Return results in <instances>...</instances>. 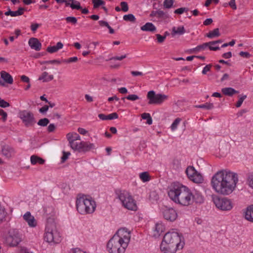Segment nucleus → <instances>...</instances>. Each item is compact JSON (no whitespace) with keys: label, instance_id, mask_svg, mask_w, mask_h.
Instances as JSON below:
<instances>
[{"label":"nucleus","instance_id":"nucleus-31","mask_svg":"<svg viewBox=\"0 0 253 253\" xmlns=\"http://www.w3.org/2000/svg\"><path fill=\"white\" fill-rule=\"evenodd\" d=\"M220 35L218 28L214 29L213 30L209 32L207 34V37L213 39L214 38L218 37Z\"/></svg>","mask_w":253,"mask_h":253},{"label":"nucleus","instance_id":"nucleus-4","mask_svg":"<svg viewBox=\"0 0 253 253\" xmlns=\"http://www.w3.org/2000/svg\"><path fill=\"white\" fill-rule=\"evenodd\" d=\"M76 208L78 212L82 214H89L94 211L96 204L95 201L91 198L82 196L77 198Z\"/></svg>","mask_w":253,"mask_h":253},{"label":"nucleus","instance_id":"nucleus-63","mask_svg":"<svg viewBox=\"0 0 253 253\" xmlns=\"http://www.w3.org/2000/svg\"><path fill=\"white\" fill-rule=\"evenodd\" d=\"M216 44H209V47L211 50L216 51L219 49V47L217 46H215Z\"/></svg>","mask_w":253,"mask_h":253},{"label":"nucleus","instance_id":"nucleus-35","mask_svg":"<svg viewBox=\"0 0 253 253\" xmlns=\"http://www.w3.org/2000/svg\"><path fill=\"white\" fill-rule=\"evenodd\" d=\"M44 213L46 215L53 216L54 213V209L52 206H47L44 208Z\"/></svg>","mask_w":253,"mask_h":253},{"label":"nucleus","instance_id":"nucleus-51","mask_svg":"<svg viewBox=\"0 0 253 253\" xmlns=\"http://www.w3.org/2000/svg\"><path fill=\"white\" fill-rule=\"evenodd\" d=\"M126 99L131 101H135L139 99V97L136 94H130L126 97Z\"/></svg>","mask_w":253,"mask_h":253},{"label":"nucleus","instance_id":"nucleus-14","mask_svg":"<svg viewBox=\"0 0 253 253\" xmlns=\"http://www.w3.org/2000/svg\"><path fill=\"white\" fill-rule=\"evenodd\" d=\"M161 251L164 253H174L179 249L172 245L167 244L165 240L163 239L160 245Z\"/></svg>","mask_w":253,"mask_h":253},{"label":"nucleus","instance_id":"nucleus-47","mask_svg":"<svg viewBox=\"0 0 253 253\" xmlns=\"http://www.w3.org/2000/svg\"><path fill=\"white\" fill-rule=\"evenodd\" d=\"M188 10L189 9L187 7H181L175 10L174 13L175 14H181L184 12L188 11Z\"/></svg>","mask_w":253,"mask_h":253},{"label":"nucleus","instance_id":"nucleus-61","mask_svg":"<svg viewBox=\"0 0 253 253\" xmlns=\"http://www.w3.org/2000/svg\"><path fill=\"white\" fill-rule=\"evenodd\" d=\"M172 164L173 165L174 168L175 169H178L180 167V162L177 159L173 160L172 162Z\"/></svg>","mask_w":253,"mask_h":253},{"label":"nucleus","instance_id":"nucleus-46","mask_svg":"<svg viewBox=\"0 0 253 253\" xmlns=\"http://www.w3.org/2000/svg\"><path fill=\"white\" fill-rule=\"evenodd\" d=\"M65 19L67 22L71 23L74 25L77 23V19L75 17L69 16L67 17Z\"/></svg>","mask_w":253,"mask_h":253},{"label":"nucleus","instance_id":"nucleus-26","mask_svg":"<svg viewBox=\"0 0 253 253\" xmlns=\"http://www.w3.org/2000/svg\"><path fill=\"white\" fill-rule=\"evenodd\" d=\"M53 79V76L52 75H48L46 72H44L42 73L41 76L39 78V80L42 81L43 82H48Z\"/></svg>","mask_w":253,"mask_h":253},{"label":"nucleus","instance_id":"nucleus-57","mask_svg":"<svg viewBox=\"0 0 253 253\" xmlns=\"http://www.w3.org/2000/svg\"><path fill=\"white\" fill-rule=\"evenodd\" d=\"M248 182L249 186L253 189V174L249 176Z\"/></svg>","mask_w":253,"mask_h":253},{"label":"nucleus","instance_id":"nucleus-22","mask_svg":"<svg viewBox=\"0 0 253 253\" xmlns=\"http://www.w3.org/2000/svg\"><path fill=\"white\" fill-rule=\"evenodd\" d=\"M141 30L143 31L153 32L156 30V28L153 23L147 22L144 25L141 27Z\"/></svg>","mask_w":253,"mask_h":253},{"label":"nucleus","instance_id":"nucleus-9","mask_svg":"<svg viewBox=\"0 0 253 253\" xmlns=\"http://www.w3.org/2000/svg\"><path fill=\"white\" fill-rule=\"evenodd\" d=\"M212 200L216 207L220 210L228 211L233 207L232 201L227 198H219L215 196L212 198Z\"/></svg>","mask_w":253,"mask_h":253},{"label":"nucleus","instance_id":"nucleus-62","mask_svg":"<svg viewBox=\"0 0 253 253\" xmlns=\"http://www.w3.org/2000/svg\"><path fill=\"white\" fill-rule=\"evenodd\" d=\"M63 156L62 157V161L63 162H65L68 158V156L70 155V152H63Z\"/></svg>","mask_w":253,"mask_h":253},{"label":"nucleus","instance_id":"nucleus-12","mask_svg":"<svg viewBox=\"0 0 253 253\" xmlns=\"http://www.w3.org/2000/svg\"><path fill=\"white\" fill-rule=\"evenodd\" d=\"M162 214L166 220L170 222L174 221L177 217L176 211L171 208L164 209L162 211Z\"/></svg>","mask_w":253,"mask_h":253},{"label":"nucleus","instance_id":"nucleus-55","mask_svg":"<svg viewBox=\"0 0 253 253\" xmlns=\"http://www.w3.org/2000/svg\"><path fill=\"white\" fill-rule=\"evenodd\" d=\"M156 36L159 43L163 42L166 39V36H161L160 34H156Z\"/></svg>","mask_w":253,"mask_h":253},{"label":"nucleus","instance_id":"nucleus-5","mask_svg":"<svg viewBox=\"0 0 253 253\" xmlns=\"http://www.w3.org/2000/svg\"><path fill=\"white\" fill-rule=\"evenodd\" d=\"M116 194L125 208L133 211H136L137 210L136 201L129 192L126 190H117Z\"/></svg>","mask_w":253,"mask_h":253},{"label":"nucleus","instance_id":"nucleus-34","mask_svg":"<svg viewBox=\"0 0 253 253\" xmlns=\"http://www.w3.org/2000/svg\"><path fill=\"white\" fill-rule=\"evenodd\" d=\"M139 178L144 182H147L150 180L149 174L147 171L140 173L139 174Z\"/></svg>","mask_w":253,"mask_h":253},{"label":"nucleus","instance_id":"nucleus-33","mask_svg":"<svg viewBox=\"0 0 253 253\" xmlns=\"http://www.w3.org/2000/svg\"><path fill=\"white\" fill-rule=\"evenodd\" d=\"M165 230V226L164 224L161 223H157L155 224V231L157 232L158 235H160Z\"/></svg>","mask_w":253,"mask_h":253},{"label":"nucleus","instance_id":"nucleus-64","mask_svg":"<svg viewBox=\"0 0 253 253\" xmlns=\"http://www.w3.org/2000/svg\"><path fill=\"white\" fill-rule=\"evenodd\" d=\"M40 25L39 24H37V23L32 24L31 25V30L33 32H35L37 30V29L40 27Z\"/></svg>","mask_w":253,"mask_h":253},{"label":"nucleus","instance_id":"nucleus-7","mask_svg":"<svg viewBox=\"0 0 253 253\" xmlns=\"http://www.w3.org/2000/svg\"><path fill=\"white\" fill-rule=\"evenodd\" d=\"M60 237L56 230L55 224L48 221L44 236V240L48 243H58L60 241Z\"/></svg>","mask_w":253,"mask_h":253},{"label":"nucleus","instance_id":"nucleus-59","mask_svg":"<svg viewBox=\"0 0 253 253\" xmlns=\"http://www.w3.org/2000/svg\"><path fill=\"white\" fill-rule=\"evenodd\" d=\"M155 14H157L159 17H164L166 16V13L162 10H158L155 12Z\"/></svg>","mask_w":253,"mask_h":253},{"label":"nucleus","instance_id":"nucleus-50","mask_svg":"<svg viewBox=\"0 0 253 253\" xmlns=\"http://www.w3.org/2000/svg\"><path fill=\"white\" fill-rule=\"evenodd\" d=\"M120 5L121 6V9L123 11L126 12L128 11V7L126 2L122 1L121 2Z\"/></svg>","mask_w":253,"mask_h":253},{"label":"nucleus","instance_id":"nucleus-18","mask_svg":"<svg viewBox=\"0 0 253 253\" xmlns=\"http://www.w3.org/2000/svg\"><path fill=\"white\" fill-rule=\"evenodd\" d=\"M0 77L3 80L8 84H12L13 82L12 77L7 72L2 71L0 73Z\"/></svg>","mask_w":253,"mask_h":253},{"label":"nucleus","instance_id":"nucleus-53","mask_svg":"<svg viewBox=\"0 0 253 253\" xmlns=\"http://www.w3.org/2000/svg\"><path fill=\"white\" fill-rule=\"evenodd\" d=\"M9 106L10 104L8 102L0 98V107L1 108H6L9 107Z\"/></svg>","mask_w":253,"mask_h":253},{"label":"nucleus","instance_id":"nucleus-8","mask_svg":"<svg viewBox=\"0 0 253 253\" xmlns=\"http://www.w3.org/2000/svg\"><path fill=\"white\" fill-rule=\"evenodd\" d=\"M182 236L174 229L167 232L164 236L163 239L167 244L173 245L178 249H182L184 242H182Z\"/></svg>","mask_w":253,"mask_h":253},{"label":"nucleus","instance_id":"nucleus-60","mask_svg":"<svg viewBox=\"0 0 253 253\" xmlns=\"http://www.w3.org/2000/svg\"><path fill=\"white\" fill-rule=\"evenodd\" d=\"M239 55L243 57L249 58L251 57V54L248 52L241 51Z\"/></svg>","mask_w":253,"mask_h":253},{"label":"nucleus","instance_id":"nucleus-48","mask_svg":"<svg viewBox=\"0 0 253 253\" xmlns=\"http://www.w3.org/2000/svg\"><path fill=\"white\" fill-rule=\"evenodd\" d=\"M247 98V95H242V96H241L238 101H237L236 104V107H240L242 104L243 103L244 100Z\"/></svg>","mask_w":253,"mask_h":253},{"label":"nucleus","instance_id":"nucleus-32","mask_svg":"<svg viewBox=\"0 0 253 253\" xmlns=\"http://www.w3.org/2000/svg\"><path fill=\"white\" fill-rule=\"evenodd\" d=\"M191 180L196 183H202L204 181V178L202 175L197 171L196 174Z\"/></svg>","mask_w":253,"mask_h":253},{"label":"nucleus","instance_id":"nucleus-10","mask_svg":"<svg viewBox=\"0 0 253 253\" xmlns=\"http://www.w3.org/2000/svg\"><path fill=\"white\" fill-rule=\"evenodd\" d=\"M147 97L149 104L160 105L168 99L169 96L161 93L156 94L154 91L151 90L148 92Z\"/></svg>","mask_w":253,"mask_h":253},{"label":"nucleus","instance_id":"nucleus-44","mask_svg":"<svg viewBox=\"0 0 253 253\" xmlns=\"http://www.w3.org/2000/svg\"><path fill=\"white\" fill-rule=\"evenodd\" d=\"M173 0H165L164 1V6L166 8H171L173 4Z\"/></svg>","mask_w":253,"mask_h":253},{"label":"nucleus","instance_id":"nucleus-43","mask_svg":"<svg viewBox=\"0 0 253 253\" xmlns=\"http://www.w3.org/2000/svg\"><path fill=\"white\" fill-rule=\"evenodd\" d=\"M181 121V119L177 118H176L174 122L172 123L171 126V129L172 130H175L177 127V126L179 124L180 122Z\"/></svg>","mask_w":253,"mask_h":253},{"label":"nucleus","instance_id":"nucleus-54","mask_svg":"<svg viewBox=\"0 0 253 253\" xmlns=\"http://www.w3.org/2000/svg\"><path fill=\"white\" fill-rule=\"evenodd\" d=\"M78 61V58L77 57H71L68 59H64L62 60L63 62L64 63H71V62H76Z\"/></svg>","mask_w":253,"mask_h":253},{"label":"nucleus","instance_id":"nucleus-40","mask_svg":"<svg viewBox=\"0 0 253 253\" xmlns=\"http://www.w3.org/2000/svg\"><path fill=\"white\" fill-rule=\"evenodd\" d=\"M123 19L125 21H130L132 22H135L136 20L135 16L132 14L125 15L123 17Z\"/></svg>","mask_w":253,"mask_h":253},{"label":"nucleus","instance_id":"nucleus-23","mask_svg":"<svg viewBox=\"0 0 253 253\" xmlns=\"http://www.w3.org/2000/svg\"><path fill=\"white\" fill-rule=\"evenodd\" d=\"M185 172L188 177L191 180L196 174L197 171L193 166H189L187 168Z\"/></svg>","mask_w":253,"mask_h":253},{"label":"nucleus","instance_id":"nucleus-3","mask_svg":"<svg viewBox=\"0 0 253 253\" xmlns=\"http://www.w3.org/2000/svg\"><path fill=\"white\" fill-rule=\"evenodd\" d=\"M170 199L183 206H188L193 203V197L191 190L179 183L174 184L168 192Z\"/></svg>","mask_w":253,"mask_h":253},{"label":"nucleus","instance_id":"nucleus-45","mask_svg":"<svg viewBox=\"0 0 253 253\" xmlns=\"http://www.w3.org/2000/svg\"><path fill=\"white\" fill-rule=\"evenodd\" d=\"M6 212L4 209L0 207V223L4 220L6 216Z\"/></svg>","mask_w":253,"mask_h":253},{"label":"nucleus","instance_id":"nucleus-37","mask_svg":"<svg viewBox=\"0 0 253 253\" xmlns=\"http://www.w3.org/2000/svg\"><path fill=\"white\" fill-rule=\"evenodd\" d=\"M71 1V8L73 9H82L80 3L76 0H70Z\"/></svg>","mask_w":253,"mask_h":253},{"label":"nucleus","instance_id":"nucleus-29","mask_svg":"<svg viewBox=\"0 0 253 253\" xmlns=\"http://www.w3.org/2000/svg\"><path fill=\"white\" fill-rule=\"evenodd\" d=\"M222 92L225 95L232 96L238 92L237 90L232 87H225L221 89Z\"/></svg>","mask_w":253,"mask_h":253},{"label":"nucleus","instance_id":"nucleus-27","mask_svg":"<svg viewBox=\"0 0 253 253\" xmlns=\"http://www.w3.org/2000/svg\"><path fill=\"white\" fill-rule=\"evenodd\" d=\"M69 142L81 140L80 136L76 132L68 133L66 135Z\"/></svg>","mask_w":253,"mask_h":253},{"label":"nucleus","instance_id":"nucleus-52","mask_svg":"<svg viewBox=\"0 0 253 253\" xmlns=\"http://www.w3.org/2000/svg\"><path fill=\"white\" fill-rule=\"evenodd\" d=\"M0 115L2 116V120L3 122H5L7 118V114L6 112L3 111L2 109H0Z\"/></svg>","mask_w":253,"mask_h":253},{"label":"nucleus","instance_id":"nucleus-2","mask_svg":"<svg viewBox=\"0 0 253 253\" xmlns=\"http://www.w3.org/2000/svg\"><path fill=\"white\" fill-rule=\"evenodd\" d=\"M130 232L122 228L108 241L107 248L109 253H124L130 242Z\"/></svg>","mask_w":253,"mask_h":253},{"label":"nucleus","instance_id":"nucleus-13","mask_svg":"<svg viewBox=\"0 0 253 253\" xmlns=\"http://www.w3.org/2000/svg\"><path fill=\"white\" fill-rule=\"evenodd\" d=\"M1 153L3 157L7 159H10L15 156L16 151L12 146L4 145L1 147Z\"/></svg>","mask_w":253,"mask_h":253},{"label":"nucleus","instance_id":"nucleus-20","mask_svg":"<svg viewBox=\"0 0 253 253\" xmlns=\"http://www.w3.org/2000/svg\"><path fill=\"white\" fill-rule=\"evenodd\" d=\"M98 117L102 120H111L118 119L119 116L117 113H113L107 115L100 114L98 115Z\"/></svg>","mask_w":253,"mask_h":253},{"label":"nucleus","instance_id":"nucleus-36","mask_svg":"<svg viewBox=\"0 0 253 253\" xmlns=\"http://www.w3.org/2000/svg\"><path fill=\"white\" fill-rule=\"evenodd\" d=\"M195 107L198 108H204L207 110H211L213 108L214 106L212 103H206L204 104L196 105Z\"/></svg>","mask_w":253,"mask_h":253},{"label":"nucleus","instance_id":"nucleus-49","mask_svg":"<svg viewBox=\"0 0 253 253\" xmlns=\"http://www.w3.org/2000/svg\"><path fill=\"white\" fill-rule=\"evenodd\" d=\"M61 63V61L60 60H48V61H43L42 62H41V64H59Z\"/></svg>","mask_w":253,"mask_h":253},{"label":"nucleus","instance_id":"nucleus-21","mask_svg":"<svg viewBox=\"0 0 253 253\" xmlns=\"http://www.w3.org/2000/svg\"><path fill=\"white\" fill-rule=\"evenodd\" d=\"M30 161L31 164L33 165H35L36 164L43 165L45 163V160L44 159L35 155L31 156Z\"/></svg>","mask_w":253,"mask_h":253},{"label":"nucleus","instance_id":"nucleus-39","mask_svg":"<svg viewBox=\"0 0 253 253\" xmlns=\"http://www.w3.org/2000/svg\"><path fill=\"white\" fill-rule=\"evenodd\" d=\"M141 117L144 120H147V123L148 125H151L152 124V119L150 114L144 113L141 115Z\"/></svg>","mask_w":253,"mask_h":253},{"label":"nucleus","instance_id":"nucleus-28","mask_svg":"<svg viewBox=\"0 0 253 253\" xmlns=\"http://www.w3.org/2000/svg\"><path fill=\"white\" fill-rule=\"evenodd\" d=\"M192 196L193 197V202L195 201L196 203L199 204L204 202V197L200 192L196 191L194 193H192Z\"/></svg>","mask_w":253,"mask_h":253},{"label":"nucleus","instance_id":"nucleus-30","mask_svg":"<svg viewBox=\"0 0 253 253\" xmlns=\"http://www.w3.org/2000/svg\"><path fill=\"white\" fill-rule=\"evenodd\" d=\"M69 143L72 149L78 152L80 151L81 149V141L77 142V141H75L69 142Z\"/></svg>","mask_w":253,"mask_h":253},{"label":"nucleus","instance_id":"nucleus-6","mask_svg":"<svg viewBox=\"0 0 253 253\" xmlns=\"http://www.w3.org/2000/svg\"><path fill=\"white\" fill-rule=\"evenodd\" d=\"M22 234L19 229L11 228L4 238V243L10 247H17L22 241Z\"/></svg>","mask_w":253,"mask_h":253},{"label":"nucleus","instance_id":"nucleus-19","mask_svg":"<svg viewBox=\"0 0 253 253\" xmlns=\"http://www.w3.org/2000/svg\"><path fill=\"white\" fill-rule=\"evenodd\" d=\"M244 213L245 218L250 221L253 222V205L249 206Z\"/></svg>","mask_w":253,"mask_h":253},{"label":"nucleus","instance_id":"nucleus-56","mask_svg":"<svg viewBox=\"0 0 253 253\" xmlns=\"http://www.w3.org/2000/svg\"><path fill=\"white\" fill-rule=\"evenodd\" d=\"M211 67V64H208L206 65L203 69V71L202 72V74L204 75H206L208 72L210 71Z\"/></svg>","mask_w":253,"mask_h":253},{"label":"nucleus","instance_id":"nucleus-38","mask_svg":"<svg viewBox=\"0 0 253 253\" xmlns=\"http://www.w3.org/2000/svg\"><path fill=\"white\" fill-rule=\"evenodd\" d=\"M92 2L93 4V8H97L100 6L105 5V2L103 0H92Z\"/></svg>","mask_w":253,"mask_h":253},{"label":"nucleus","instance_id":"nucleus-1","mask_svg":"<svg viewBox=\"0 0 253 253\" xmlns=\"http://www.w3.org/2000/svg\"><path fill=\"white\" fill-rule=\"evenodd\" d=\"M238 181V175L236 173L221 170L213 175L211 180V185L217 193L228 195L234 190Z\"/></svg>","mask_w":253,"mask_h":253},{"label":"nucleus","instance_id":"nucleus-15","mask_svg":"<svg viewBox=\"0 0 253 253\" xmlns=\"http://www.w3.org/2000/svg\"><path fill=\"white\" fill-rule=\"evenodd\" d=\"M23 218L25 221H26L28 225L31 227H35L37 226V221L35 217L31 215L30 212H26L24 215Z\"/></svg>","mask_w":253,"mask_h":253},{"label":"nucleus","instance_id":"nucleus-25","mask_svg":"<svg viewBox=\"0 0 253 253\" xmlns=\"http://www.w3.org/2000/svg\"><path fill=\"white\" fill-rule=\"evenodd\" d=\"M185 29L183 26L178 27H173L172 29L171 35L174 36L175 35H182L185 33Z\"/></svg>","mask_w":253,"mask_h":253},{"label":"nucleus","instance_id":"nucleus-24","mask_svg":"<svg viewBox=\"0 0 253 253\" xmlns=\"http://www.w3.org/2000/svg\"><path fill=\"white\" fill-rule=\"evenodd\" d=\"M63 46V44L62 42H58L55 46H48L46 49V51L49 53H53L62 48Z\"/></svg>","mask_w":253,"mask_h":253},{"label":"nucleus","instance_id":"nucleus-42","mask_svg":"<svg viewBox=\"0 0 253 253\" xmlns=\"http://www.w3.org/2000/svg\"><path fill=\"white\" fill-rule=\"evenodd\" d=\"M49 122V121L48 119L43 118V119H40L39 121V122H38V125L40 126H45L48 125Z\"/></svg>","mask_w":253,"mask_h":253},{"label":"nucleus","instance_id":"nucleus-11","mask_svg":"<svg viewBox=\"0 0 253 253\" xmlns=\"http://www.w3.org/2000/svg\"><path fill=\"white\" fill-rule=\"evenodd\" d=\"M19 118L26 127L32 126L36 124L34 114L27 110H23L19 112Z\"/></svg>","mask_w":253,"mask_h":253},{"label":"nucleus","instance_id":"nucleus-58","mask_svg":"<svg viewBox=\"0 0 253 253\" xmlns=\"http://www.w3.org/2000/svg\"><path fill=\"white\" fill-rule=\"evenodd\" d=\"M126 57V54L120 56H114V57H112L111 58H110V60H122L123 59L125 58Z\"/></svg>","mask_w":253,"mask_h":253},{"label":"nucleus","instance_id":"nucleus-16","mask_svg":"<svg viewBox=\"0 0 253 253\" xmlns=\"http://www.w3.org/2000/svg\"><path fill=\"white\" fill-rule=\"evenodd\" d=\"M28 43L31 48L36 51H40L42 48V43L37 38H30L29 40Z\"/></svg>","mask_w":253,"mask_h":253},{"label":"nucleus","instance_id":"nucleus-17","mask_svg":"<svg viewBox=\"0 0 253 253\" xmlns=\"http://www.w3.org/2000/svg\"><path fill=\"white\" fill-rule=\"evenodd\" d=\"M95 148L94 144L86 141H81V149L79 152H86Z\"/></svg>","mask_w":253,"mask_h":253},{"label":"nucleus","instance_id":"nucleus-41","mask_svg":"<svg viewBox=\"0 0 253 253\" xmlns=\"http://www.w3.org/2000/svg\"><path fill=\"white\" fill-rule=\"evenodd\" d=\"M209 44H210L209 42L204 43L203 44L199 45L197 46L196 47L193 48V50L194 51H201V50H204L205 48H206L207 47H208V46H209Z\"/></svg>","mask_w":253,"mask_h":253}]
</instances>
